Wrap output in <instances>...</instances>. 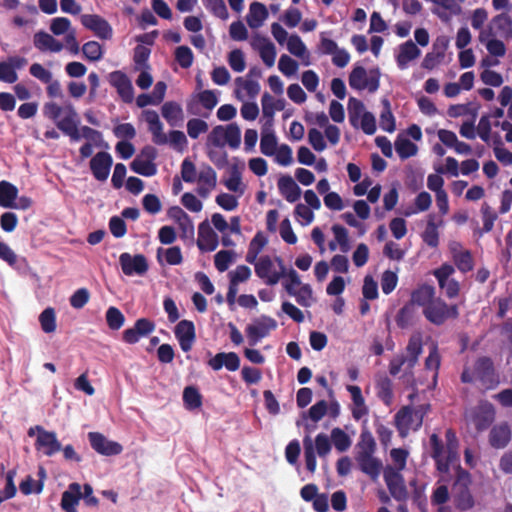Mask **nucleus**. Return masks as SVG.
I'll use <instances>...</instances> for the list:
<instances>
[{"mask_svg":"<svg viewBox=\"0 0 512 512\" xmlns=\"http://www.w3.org/2000/svg\"><path fill=\"white\" fill-rule=\"evenodd\" d=\"M461 380L464 383H470L474 380H479L486 388L492 387L496 383L495 370L492 360L489 357H479L474 365L473 369L466 367L464 368Z\"/></svg>","mask_w":512,"mask_h":512,"instance_id":"nucleus-1","label":"nucleus"},{"mask_svg":"<svg viewBox=\"0 0 512 512\" xmlns=\"http://www.w3.org/2000/svg\"><path fill=\"white\" fill-rule=\"evenodd\" d=\"M430 410V404H423L414 409L410 406L401 408L395 415V424L402 436H405L409 429L417 430L421 427L424 416Z\"/></svg>","mask_w":512,"mask_h":512,"instance_id":"nucleus-2","label":"nucleus"},{"mask_svg":"<svg viewBox=\"0 0 512 512\" xmlns=\"http://www.w3.org/2000/svg\"><path fill=\"white\" fill-rule=\"evenodd\" d=\"M303 444L306 468L313 473L316 469L315 450L321 458L327 456L331 450L330 440L326 434L321 433L317 435L315 439V447L313 446L312 440L309 436L304 438Z\"/></svg>","mask_w":512,"mask_h":512,"instance_id":"nucleus-3","label":"nucleus"},{"mask_svg":"<svg viewBox=\"0 0 512 512\" xmlns=\"http://www.w3.org/2000/svg\"><path fill=\"white\" fill-rule=\"evenodd\" d=\"M425 318L434 325H442L448 319H456L459 315L457 305H447L440 298H436L427 308L423 309Z\"/></svg>","mask_w":512,"mask_h":512,"instance_id":"nucleus-4","label":"nucleus"},{"mask_svg":"<svg viewBox=\"0 0 512 512\" xmlns=\"http://www.w3.org/2000/svg\"><path fill=\"white\" fill-rule=\"evenodd\" d=\"M384 480L391 496L400 502L408 499V491L404 482V478L397 469L387 466L384 469Z\"/></svg>","mask_w":512,"mask_h":512,"instance_id":"nucleus-5","label":"nucleus"},{"mask_svg":"<svg viewBox=\"0 0 512 512\" xmlns=\"http://www.w3.org/2000/svg\"><path fill=\"white\" fill-rule=\"evenodd\" d=\"M470 483V474L466 471L459 472L453 489L455 490L456 505L461 510H469L474 506V499L468 489Z\"/></svg>","mask_w":512,"mask_h":512,"instance_id":"nucleus-6","label":"nucleus"},{"mask_svg":"<svg viewBox=\"0 0 512 512\" xmlns=\"http://www.w3.org/2000/svg\"><path fill=\"white\" fill-rule=\"evenodd\" d=\"M61 119L55 121L56 126L64 134L68 135L71 140L79 141L81 138L80 131L78 130V114L72 105L64 106V113Z\"/></svg>","mask_w":512,"mask_h":512,"instance_id":"nucleus-7","label":"nucleus"},{"mask_svg":"<svg viewBox=\"0 0 512 512\" xmlns=\"http://www.w3.org/2000/svg\"><path fill=\"white\" fill-rule=\"evenodd\" d=\"M277 323L274 319L262 316L255 319L252 324L246 328V333L249 339L250 345H255L257 342L268 335L269 331L275 329Z\"/></svg>","mask_w":512,"mask_h":512,"instance_id":"nucleus-8","label":"nucleus"},{"mask_svg":"<svg viewBox=\"0 0 512 512\" xmlns=\"http://www.w3.org/2000/svg\"><path fill=\"white\" fill-rule=\"evenodd\" d=\"M119 262L122 271L125 275H143L148 270V263L144 255H130L129 253H122L119 257Z\"/></svg>","mask_w":512,"mask_h":512,"instance_id":"nucleus-9","label":"nucleus"},{"mask_svg":"<svg viewBox=\"0 0 512 512\" xmlns=\"http://www.w3.org/2000/svg\"><path fill=\"white\" fill-rule=\"evenodd\" d=\"M88 438L92 448L105 456L118 455L122 452V446L118 442L108 440L103 434L90 432Z\"/></svg>","mask_w":512,"mask_h":512,"instance_id":"nucleus-10","label":"nucleus"},{"mask_svg":"<svg viewBox=\"0 0 512 512\" xmlns=\"http://www.w3.org/2000/svg\"><path fill=\"white\" fill-rule=\"evenodd\" d=\"M81 23L84 27L94 32L101 39L112 37V28L109 23L96 14H84L81 16Z\"/></svg>","mask_w":512,"mask_h":512,"instance_id":"nucleus-11","label":"nucleus"},{"mask_svg":"<svg viewBox=\"0 0 512 512\" xmlns=\"http://www.w3.org/2000/svg\"><path fill=\"white\" fill-rule=\"evenodd\" d=\"M349 85L357 90L367 88L369 92H375L379 87V80L377 77L368 78L365 68L357 66L349 75Z\"/></svg>","mask_w":512,"mask_h":512,"instance_id":"nucleus-12","label":"nucleus"},{"mask_svg":"<svg viewBox=\"0 0 512 512\" xmlns=\"http://www.w3.org/2000/svg\"><path fill=\"white\" fill-rule=\"evenodd\" d=\"M112 163L113 160L109 153L103 151L98 152L90 160V169L92 171L93 176L98 181H105L109 176Z\"/></svg>","mask_w":512,"mask_h":512,"instance_id":"nucleus-13","label":"nucleus"},{"mask_svg":"<svg viewBox=\"0 0 512 512\" xmlns=\"http://www.w3.org/2000/svg\"><path fill=\"white\" fill-rule=\"evenodd\" d=\"M197 246L201 251H214L218 246V235L208 221L199 224Z\"/></svg>","mask_w":512,"mask_h":512,"instance_id":"nucleus-14","label":"nucleus"},{"mask_svg":"<svg viewBox=\"0 0 512 512\" xmlns=\"http://www.w3.org/2000/svg\"><path fill=\"white\" fill-rule=\"evenodd\" d=\"M155 328V324L147 318L138 319L134 327L123 332V340L129 344L138 342L141 337L147 336Z\"/></svg>","mask_w":512,"mask_h":512,"instance_id":"nucleus-15","label":"nucleus"},{"mask_svg":"<svg viewBox=\"0 0 512 512\" xmlns=\"http://www.w3.org/2000/svg\"><path fill=\"white\" fill-rule=\"evenodd\" d=\"M175 336L181 349L185 352L190 351L195 340L194 324L189 320H181L175 326Z\"/></svg>","mask_w":512,"mask_h":512,"instance_id":"nucleus-16","label":"nucleus"},{"mask_svg":"<svg viewBox=\"0 0 512 512\" xmlns=\"http://www.w3.org/2000/svg\"><path fill=\"white\" fill-rule=\"evenodd\" d=\"M109 81L113 85L120 97L125 102L133 100V86L129 78L121 71H114L109 75Z\"/></svg>","mask_w":512,"mask_h":512,"instance_id":"nucleus-17","label":"nucleus"},{"mask_svg":"<svg viewBox=\"0 0 512 512\" xmlns=\"http://www.w3.org/2000/svg\"><path fill=\"white\" fill-rule=\"evenodd\" d=\"M35 447L46 456H52L62 450V445L57 440L56 434L47 430L41 435H37Z\"/></svg>","mask_w":512,"mask_h":512,"instance_id":"nucleus-18","label":"nucleus"},{"mask_svg":"<svg viewBox=\"0 0 512 512\" xmlns=\"http://www.w3.org/2000/svg\"><path fill=\"white\" fill-rule=\"evenodd\" d=\"M208 365L215 371L220 370L223 366L229 371H236L240 366V358L234 352H220L208 361Z\"/></svg>","mask_w":512,"mask_h":512,"instance_id":"nucleus-19","label":"nucleus"},{"mask_svg":"<svg viewBox=\"0 0 512 512\" xmlns=\"http://www.w3.org/2000/svg\"><path fill=\"white\" fill-rule=\"evenodd\" d=\"M407 355H404L406 369H412L418 361L419 355L422 353V334L414 332L409 339L406 347Z\"/></svg>","mask_w":512,"mask_h":512,"instance_id":"nucleus-20","label":"nucleus"},{"mask_svg":"<svg viewBox=\"0 0 512 512\" xmlns=\"http://www.w3.org/2000/svg\"><path fill=\"white\" fill-rule=\"evenodd\" d=\"M33 43L34 46L42 52H60L64 47L60 41L44 31L35 33Z\"/></svg>","mask_w":512,"mask_h":512,"instance_id":"nucleus-21","label":"nucleus"},{"mask_svg":"<svg viewBox=\"0 0 512 512\" xmlns=\"http://www.w3.org/2000/svg\"><path fill=\"white\" fill-rule=\"evenodd\" d=\"M356 460L361 471L375 480L379 476L382 469V462L373 457V454L357 455Z\"/></svg>","mask_w":512,"mask_h":512,"instance_id":"nucleus-22","label":"nucleus"},{"mask_svg":"<svg viewBox=\"0 0 512 512\" xmlns=\"http://www.w3.org/2000/svg\"><path fill=\"white\" fill-rule=\"evenodd\" d=\"M278 188L280 193L290 203L296 202L301 196V189L289 175H285L279 178Z\"/></svg>","mask_w":512,"mask_h":512,"instance_id":"nucleus-23","label":"nucleus"},{"mask_svg":"<svg viewBox=\"0 0 512 512\" xmlns=\"http://www.w3.org/2000/svg\"><path fill=\"white\" fill-rule=\"evenodd\" d=\"M511 440V431L506 423L494 426L489 435V442L492 447L500 449L508 445Z\"/></svg>","mask_w":512,"mask_h":512,"instance_id":"nucleus-24","label":"nucleus"},{"mask_svg":"<svg viewBox=\"0 0 512 512\" xmlns=\"http://www.w3.org/2000/svg\"><path fill=\"white\" fill-rule=\"evenodd\" d=\"M82 497L81 486L78 483L69 485L68 490L62 494L61 507L66 512H77L76 505Z\"/></svg>","mask_w":512,"mask_h":512,"instance_id":"nucleus-25","label":"nucleus"},{"mask_svg":"<svg viewBox=\"0 0 512 512\" xmlns=\"http://www.w3.org/2000/svg\"><path fill=\"white\" fill-rule=\"evenodd\" d=\"M268 17V10L264 4L253 2L250 4L249 13L246 16L247 24L252 29L261 27Z\"/></svg>","mask_w":512,"mask_h":512,"instance_id":"nucleus-26","label":"nucleus"},{"mask_svg":"<svg viewBox=\"0 0 512 512\" xmlns=\"http://www.w3.org/2000/svg\"><path fill=\"white\" fill-rule=\"evenodd\" d=\"M443 225V220H436L435 214L428 215V221L424 232L422 233L423 241L430 247H437L439 243L438 227Z\"/></svg>","mask_w":512,"mask_h":512,"instance_id":"nucleus-27","label":"nucleus"},{"mask_svg":"<svg viewBox=\"0 0 512 512\" xmlns=\"http://www.w3.org/2000/svg\"><path fill=\"white\" fill-rule=\"evenodd\" d=\"M421 54L420 49L412 40H408L399 47L397 64L401 69H405L408 62L418 58Z\"/></svg>","mask_w":512,"mask_h":512,"instance_id":"nucleus-28","label":"nucleus"},{"mask_svg":"<svg viewBox=\"0 0 512 512\" xmlns=\"http://www.w3.org/2000/svg\"><path fill=\"white\" fill-rule=\"evenodd\" d=\"M435 299L434 287L430 285H423L412 293L411 301L409 303H413L414 306H422L424 309L427 308Z\"/></svg>","mask_w":512,"mask_h":512,"instance_id":"nucleus-29","label":"nucleus"},{"mask_svg":"<svg viewBox=\"0 0 512 512\" xmlns=\"http://www.w3.org/2000/svg\"><path fill=\"white\" fill-rule=\"evenodd\" d=\"M18 189L8 181L0 182V206L9 208L17 200Z\"/></svg>","mask_w":512,"mask_h":512,"instance_id":"nucleus-30","label":"nucleus"},{"mask_svg":"<svg viewBox=\"0 0 512 512\" xmlns=\"http://www.w3.org/2000/svg\"><path fill=\"white\" fill-rule=\"evenodd\" d=\"M490 24L498 36L509 37L512 33V18L506 13L493 17Z\"/></svg>","mask_w":512,"mask_h":512,"instance_id":"nucleus-31","label":"nucleus"},{"mask_svg":"<svg viewBox=\"0 0 512 512\" xmlns=\"http://www.w3.org/2000/svg\"><path fill=\"white\" fill-rule=\"evenodd\" d=\"M416 316V307L413 303H407L399 310L396 323L400 328H408L414 324Z\"/></svg>","mask_w":512,"mask_h":512,"instance_id":"nucleus-32","label":"nucleus"},{"mask_svg":"<svg viewBox=\"0 0 512 512\" xmlns=\"http://www.w3.org/2000/svg\"><path fill=\"white\" fill-rule=\"evenodd\" d=\"M162 116L171 126H176L183 120L182 108L175 102H166L162 106Z\"/></svg>","mask_w":512,"mask_h":512,"instance_id":"nucleus-33","label":"nucleus"},{"mask_svg":"<svg viewBox=\"0 0 512 512\" xmlns=\"http://www.w3.org/2000/svg\"><path fill=\"white\" fill-rule=\"evenodd\" d=\"M261 102L263 116L269 118L270 121L273 119L275 110H283L285 106L283 100L275 101L274 98L268 93H264Z\"/></svg>","mask_w":512,"mask_h":512,"instance_id":"nucleus-34","label":"nucleus"},{"mask_svg":"<svg viewBox=\"0 0 512 512\" xmlns=\"http://www.w3.org/2000/svg\"><path fill=\"white\" fill-rule=\"evenodd\" d=\"M395 150L401 159H407L417 153V146L408 138L399 135L395 141Z\"/></svg>","mask_w":512,"mask_h":512,"instance_id":"nucleus-35","label":"nucleus"},{"mask_svg":"<svg viewBox=\"0 0 512 512\" xmlns=\"http://www.w3.org/2000/svg\"><path fill=\"white\" fill-rule=\"evenodd\" d=\"M383 105V111L380 115V127L387 131V132H393L396 129L395 125V118L391 111V105L387 98H384L382 100Z\"/></svg>","mask_w":512,"mask_h":512,"instance_id":"nucleus-36","label":"nucleus"},{"mask_svg":"<svg viewBox=\"0 0 512 512\" xmlns=\"http://www.w3.org/2000/svg\"><path fill=\"white\" fill-rule=\"evenodd\" d=\"M266 243V238L261 233H257L249 244L248 252L246 254V261L251 264L255 263L258 254L261 252Z\"/></svg>","mask_w":512,"mask_h":512,"instance_id":"nucleus-37","label":"nucleus"},{"mask_svg":"<svg viewBox=\"0 0 512 512\" xmlns=\"http://www.w3.org/2000/svg\"><path fill=\"white\" fill-rule=\"evenodd\" d=\"M130 167L135 173L143 176H153L157 172V166L155 163H151V161H146L138 157H135L131 162Z\"/></svg>","mask_w":512,"mask_h":512,"instance_id":"nucleus-38","label":"nucleus"},{"mask_svg":"<svg viewBox=\"0 0 512 512\" xmlns=\"http://www.w3.org/2000/svg\"><path fill=\"white\" fill-rule=\"evenodd\" d=\"M255 265V272L257 276L264 279L265 282L272 276L273 262L269 256H262L258 261L253 263Z\"/></svg>","mask_w":512,"mask_h":512,"instance_id":"nucleus-39","label":"nucleus"},{"mask_svg":"<svg viewBox=\"0 0 512 512\" xmlns=\"http://www.w3.org/2000/svg\"><path fill=\"white\" fill-rule=\"evenodd\" d=\"M260 149L264 155L272 156L277 150V139L273 132L263 131L260 141Z\"/></svg>","mask_w":512,"mask_h":512,"instance_id":"nucleus-40","label":"nucleus"},{"mask_svg":"<svg viewBox=\"0 0 512 512\" xmlns=\"http://www.w3.org/2000/svg\"><path fill=\"white\" fill-rule=\"evenodd\" d=\"M331 439L339 452H344L351 446V439L342 429L334 428L331 431Z\"/></svg>","mask_w":512,"mask_h":512,"instance_id":"nucleus-41","label":"nucleus"},{"mask_svg":"<svg viewBox=\"0 0 512 512\" xmlns=\"http://www.w3.org/2000/svg\"><path fill=\"white\" fill-rule=\"evenodd\" d=\"M183 400L186 407L190 410L199 408L202 405V396L193 386H188L184 389Z\"/></svg>","mask_w":512,"mask_h":512,"instance_id":"nucleus-42","label":"nucleus"},{"mask_svg":"<svg viewBox=\"0 0 512 512\" xmlns=\"http://www.w3.org/2000/svg\"><path fill=\"white\" fill-rule=\"evenodd\" d=\"M39 321L45 333H53L56 330V316L53 308H46L40 314Z\"/></svg>","mask_w":512,"mask_h":512,"instance_id":"nucleus-43","label":"nucleus"},{"mask_svg":"<svg viewBox=\"0 0 512 512\" xmlns=\"http://www.w3.org/2000/svg\"><path fill=\"white\" fill-rule=\"evenodd\" d=\"M357 455L373 454L376 449V443L368 430H363L360 436V442L358 443Z\"/></svg>","mask_w":512,"mask_h":512,"instance_id":"nucleus-44","label":"nucleus"},{"mask_svg":"<svg viewBox=\"0 0 512 512\" xmlns=\"http://www.w3.org/2000/svg\"><path fill=\"white\" fill-rule=\"evenodd\" d=\"M162 254L165 255L166 262L169 265H179L183 261L182 253L178 246H173L168 249L159 248L157 250V258L160 259Z\"/></svg>","mask_w":512,"mask_h":512,"instance_id":"nucleus-45","label":"nucleus"},{"mask_svg":"<svg viewBox=\"0 0 512 512\" xmlns=\"http://www.w3.org/2000/svg\"><path fill=\"white\" fill-rule=\"evenodd\" d=\"M236 253L233 250H221L216 253L214 263L218 271L224 272L228 269L229 264L233 262Z\"/></svg>","mask_w":512,"mask_h":512,"instance_id":"nucleus-46","label":"nucleus"},{"mask_svg":"<svg viewBox=\"0 0 512 512\" xmlns=\"http://www.w3.org/2000/svg\"><path fill=\"white\" fill-rule=\"evenodd\" d=\"M204 6L216 17L226 20L229 16L224 0H202Z\"/></svg>","mask_w":512,"mask_h":512,"instance_id":"nucleus-47","label":"nucleus"},{"mask_svg":"<svg viewBox=\"0 0 512 512\" xmlns=\"http://www.w3.org/2000/svg\"><path fill=\"white\" fill-rule=\"evenodd\" d=\"M225 144L227 143L231 148H238L241 142V132L237 124L231 123L225 129Z\"/></svg>","mask_w":512,"mask_h":512,"instance_id":"nucleus-48","label":"nucleus"},{"mask_svg":"<svg viewBox=\"0 0 512 512\" xmlns=\"http://www.w3.org/2000/svg\"><path fill=\"white\" fill-rule=\"evenodd\" d=\"M83 55L92 62L98 61L103 56L101 45L96 41H89L82 47Z\"/></svg>","mask_w":512,"mask_h":512,"instance_id":"nucleus-49","label":"nucleus"},{"mask_svg":"<svg viewBox=\"0 0 512 512\" xmlns=\"http://www.w3.org/2000/svg\"><path fill=\"white\" fill-rule=\"evenodd\" d=\"M454 263L462 272H467L473 268V259L468 250L458 251L454 253Z\"/></svg>","mask_w":512,"mask_h":512,"instance_id":"nucleus-50","label":"nucleus"},{"mask_svg":"<svg viewBox=\"0 0 512 512\" xmlns=\"http://www.w3.org/2000/svg\"><path fill=\"white\" fill-rule=\"evenodd\" d=\"M287 49L296 57H308L307 49L298 35H291L287 41Z\"/></svg>","mask_w":512,"mask_h":512,"instance_id":"nucleus-51","label":"nucleus"},{"mask_svg":"<svg viewBox=\"0 0 512 512\" xmlns=\"http://www.w3.org/2000/svg\"><path fill=\"white\" fill-rule=\"evenodd\" d=\"M347 109L351 124L356 126L358 119L365 113L364 104L360 100L351 97L348 101Z\"/></svg>","mask_w":512,"mask_h":512,"instance_id":"nucleus-52","label":"nucleus"},{"mask_svg":"<svg viewBox=\"0 0 512 512\" xmlns=\"http://www.w3.org/2000/svg\"><path fill=\"white\" fill-rule=\"evenodd\" d=\"M149 55H150V49H148L142 45L136 46L135 51H134V62H135L136 70H141V69L149 70L150 69V66L147 63Z\"/></svg>","mask_w":512,"mask_h":512,"instance_id":"nucleus-53","label":"nucleus"},{"mask_svg":"<svg viewBox=\"0 0 512 512\" xmlns=\"http://www.w3.org/2000/svg\"><path fill=\"white\" fill-rule=\"evenodd\" d=\"M106 321L110 329H120L125 321L124 315L116 307H110L106 312Z\"/></svg>","mask_w":512,"mask_h":512,"instance_id":"nucleus-54","label":"nucleus"},{"mask_svg":"<svg viewBox=\"0 0 512 512\" xmlns=\"http://www.w3.org/2000/svg\"><path fill=\"white\" fill-rule=\"evenodd\" d=\"M81 137L88 140L87 143H91L95 146H103L108 147L107 143H104L102 134L98 130L90 128L88 126H83L80 130Z\"/></svg>","mask_w":512,"mask_h":512,"instance_id":"nucleus-55","label":"nucleus"},{"mask_svg":"<svg viewBox=\"0 0 512 512\" xmlns=\"http://www.w3.org/2000/svg\"><path fill=\"white\" fill-rule=\"evenodd\" d=\"M175 58L179 65L187 69L189 68L193 63V53L191 49L188 46H179L175 50Z\"/></svg>","mask_w":512,"mask_h":512,"instance_id":"nucleus-56","label":"nucleus"},{"mask_svg":"<svg viewBox=\"0 0 512 512\" xmlns=\"http://www.w3.org/2000/svg\"><path fill=\"white\" fill-rule=\"evenodd\" d=\"M208 128V124L202 119L192 118L187 122L188 135L193 139L198 138L201 133H206Z\"/></svg>","mask_w":512,"mask_h":512,"instance_id":"nucleus-57","label":"nucleus"},{"mask_svg":"<svg viewBox=\"0 0 512 512\" xmlns=\"http://www.w3.org/2000/svg\"><path fill=\"white\" fill-rule=\"evenodd\" d=\"M332 231L334 233L335 240L340 246L341 251L344 253L348 252L350 249V245L347 229L340 225H334L332 227Z\"/></svg>","mask_w":512,"mask_h":512,"instance_id":"nucleus-58","label":"nucleus"},{"mask_svg":"<svg viewBox=\"0 0 512 512\" xmlns=\"http://www.w3.org/2000/svg\"><path fill=\"white\" fill-rule=\"evenodd\" d=\"M71 29V22L65 17L54 18L50 24V30L56 36L66 34Z\"/></svg>","mask_w":512,"mask_h":512,"instance_id":"nucleus-59","label":"nucleus"},{"mask_svg":"<svg viewBox=\"0 0 512 512\" xmlns=\"http://www.w3.org/2000/svg\"><path fill=\"white\" fill-rule=\"evenodd\" d=\"M279 70L286 76H292L297 72L298 63L288 55H282L278 62Z\"/></svg>","mask_w":512,"mask_h":512,"instance_id":"nucleus-60","label":"nucleus"},{"mask_svg":"<svg viewBox=\"0 0 512 512\" xmlns=\"http://www.w3.org/2000/svg\"><path fill=\"white\" fill-rule=\"evenodd\" d=\"M228 63L235 72H242L245 69L244 53L240 49H234L229 53Z\"/></svg>","mask_w":512,"mask_h":512,"instance_id":"nucleus-61","label":"nucleus"},{"mask_svg":"<svg viewBox=\"0 0 512 512\" xmlns=\"http://www.w3.org/2000/svg\"><path fill=\"white\" fill-rule=\"evenodd\" d=\"M295 298L299 305L309 307L313 302V292L311 286L309 284H303L298 288Z\"/></svg>","mask_w":512,"mask_h":512,"instance_id":"nucleus-62","label":"nucleus"},{"mask_svg":"<svg viewBox=\"0 0 512 512\" xmlns=\"http://www.w3.org/2000/svg\"><path fill=\"white\" fill-rule=\"evenodd\" d=\"M226 127L218 125L212 129L207 137V143L215 147H224Z\"/></svg>","mask_w":512,"mask_h":512,"instance_id":"nucleus-63","label":"nucleus"},{"mask_svg":"<svg viewBox=\"0 0 512 512\" xmlns=\"http://www.w3.org/2000/svg\"><path fill=\"white\" fill-rule=\"evenodd\" d=\"M168 143H170L174 149L182 152L187 145V138L182 131L173 130L169 133Z\"/></svg>","mask_w":512,"mask_h":512,"instance_id":"nucleus-64","label":"nucleus"}]
</instances>
